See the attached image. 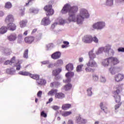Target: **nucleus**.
Wrapping results in <instances>:
<instances>
[{"label":"nucleus","instance_id":"3c124183","mask_svg":"<svg viewBox=\"0 0 124 124\" xmlns=\"http://www.w3.org/2000/svg\"><path fill=\"white\" fill-rule=\"evenodd\" d=\"M92 42L93 41V42H94V43H98V42H99L98 38H97V37H96L95 36H94L93 37H92Z\"/></svg>","mask_w":124,"mask_h":124},{"label":"nucleus","instance_id":"6e6d98bb","mask_svg":"<svg viewBox=\"0 0 124 124\" xmlns=\"http://www.w3.org/2000/svg\"><path fill=\"white\" fill-rule=\"evenodd\" d=\"M46 50H50L51 48H53V44H48L46 45Z\"/></svg>","mask_w":124,"mask_h":124},{"label":"nucleus","instance_id":"052dcab7","mask_svg":"<svg viewBox=\"0 0 124 124\" xmlns=\"http://www.w3.org/2000/svg\"><path fill=\"white\" fill-rule=\"evenodd\" d=\"M41 63H42V64H49L50 61L49 60L43 61L41 62Z\"/></svg>","mask_w":124,"mask_h":124},{"label":"nucleus","instance_id":"4d7b16f0","mask_svg":"<svg viewBox=\"0 0 124 124\" xmlns=\"http://www.w3.org/2000/svg\"><path fill=\"white\" fill-rule=\"evenodd\" d=\"M42 37V33H39L36 37V39H37V41L38 40H40Z\"/></svg>","mask_w":124,"mask_h":124},{"label":"nucleus","instance_id":"6e6552de","mask_svg":"<svg viewBox=\"0 0 124 124\" xmlns=\"http://www.w3.org/2000/svg\"><path fill=\"white\" fill-rule=\"evenodd\" d=\"M105 26H106L105 22L98 21L93 24V28L94 30H99L101 31V30H103V29L105 28Z\"/></svg>","mask_w":124,"mask_h":124},{"label":"nucleus","instance_id":"a19ab883","mask_svg":"<svg viewBox=\"0 0 124 124\" xmlns=\"http://www.w3.org/2000/svg\"><path fill=\"white\" fill-rule=\"evenodd\" d=\"M39 11L38 9L35 8H31L30 9V12H31V13H34L35 14H36L38 13Z\"/></svg>","mask_w":124,"mask_h":124},{"label":"nucleus","instance_id":"aec40b11","mask_svg":"<svg viewBox=\"0 0 124 124\" xmlns=\"http://www.w3.org/2000/svg\"><path fill=\"white\" fill-rule=\"evenodd\" d=\"M41 23L43 26H48V25H50L51 21L49 19V17H46L42 19Z\"/></svg>","mask_w":124,"mask_h":124},{"label":"nucleus","instance_id":"c9c22d12","mask_svg":"<svg viewBox=\"0 0 124 124\" xmlns=\"http://www.w3.org/2000/svg\"><path fill=\"white\" fill-rule=\"evenodd\" d=\"M71 114H72L71 111H63L61 113V115L63 117H67V116H69Z\"/></svg>","mask_w":124,"mask_h":124},{"label":"nucleus","instance_id":"cd10ccee","mask_svg":"<svg viewBox=\"0 0 124 124\" xmlns=\"http://www.w3.org/2000/svg\"><path fill=\"white\" fill-rule=\"evenodd\" d=\"M8 28L6 27L3 26L0 28V34H4L7 32Z\"/></svg>","mask_w":124,"mask_h":124},{"label":"nucleus","instance_id":"f03ea898","mask_svg":"<svg viewBox=\"0 0 124 124\" xmlns=\"http://www.w3.org/2000/svg\"><path fill=\"white\" fill-rule=\"evenodd\" d=\"M120 62L119 59L116 57H109L108 59H105L102 62V64L105 67H107V66H113L118 64Z\"/></svg>","mask_w":124,"mask_h":124},{"label":"nucleus","instance_id":"b1692460","mask_svg":"<svg viewBox=\"0 0 124 124\" xmlns=\"http://www.w3.org/2000/svg\"><path fill=\"white\" fill-rule=\"evenodd\" d=\"M65 95L62 93H58L55 94V98H58V99H62L64 98Z\"/></svg>","mask_w":124,"mask_h":124},{"label":"nucleus","instance_id":"1a4fd4ad","mask_svg":"<svg viewBox=\"0 0 124 124\" xmlns=\"http://www.w3.org/2000/svg\"><path fill=\"white\" fill-rule=\"evenodd\" d=\"M44 9L46 11V16H52L54 13V11L52 9V5H46L44 8Z\"/></svg>","mask_w":124,"mask_h":124},{"label":"nucleus","instance_id":"bb28decb","mask_svg":"<svg viewBox=\"0 0 124 124\" xmlns=\"http://www.w3.org/2000/svg\"><path fill=\"white\" fill-rule=\"evenodd\" d=\"M58 93V90L57 89H51L48 93L47 95L48 96H53L54 94L56 95V93Z\"/></svg>","mask_w":124,"mask_h":124},{"label":"nucleus","instance_id":"9b49d317","mask_svg":"<svg viewBox=\"0 0 124 124\" xmlns=\"http://www.w3.org/2000/svg\"><path fill=\"white\" fill-rule=\"evenodd\" d=\"M120 71H121L120 67H110L109 69V72L112 74V75H114V74H116L117 72H119Z\"/></svg>","mask_w":124,"mask_h":124},{"label":"nucleus","instance_id":"69168bd1","mask_svg":"<svg viewBox=\"0 0 124 124\" xmlns=\"http://www.w3.org/2000/svg\"><path fill=\"white\" fill-rule=\"evenodd\" d=\"M20 12L21 13V15H24L25 12V8L23 7V9H20Z\"/></svg>","mask_w":124,"mask_h":124},{"label":"nucleus","instance_id":"423d86ee","mask_svg":"<svg viewBox=\"0 0 124 124\" xmlns=\"http://www.w3.org/2000/svg\"><path fill=\"white\" fill-rule=\"evenodd\" d=\"M78 15L79 18L78 21L81 22V23H83L84 19H87L90 17V14L86 9H81L79 10V13Z\"/></svg>","mask_w":124,"mask_h":124},{"label":"nucleus","instance_id":"7ed1b4c3","mask_svg":"<svg viewBox=\"0 0 124 124\" xmlns=\"http://www.w3.org/2000/svg\"><path fill=\"white\" fill-rule=\"evenodd\" d=\"M77 11H78V7L77 6L71 7L69 4H66L61 10V13L62 14H66L68 12L69 14H75Z\"/></svg>","mask_w":124,"mask_h":124},{"label":"nucleus","instance_id":"dca6fc26","mask_svg":"<svg viewBox=\"0 0 124 124\" xmlns=\"http://www.w3.org/2000/svg\"><path fill=\"white\" fill-rule=\"evenodd\" d=\"M62 53L60 51H56L51 55V58L53 60H58L61 58Z\"/></svg>","mask_w":124,"mask_h":124},{"label":"nucleus","instance_id":"f257e3e1","mask_svg":"<svg viewBox=\"0 0 124 124\" xmlns=\"http://www.w3.org/2000/svg\"><path fill=\"white\" fill-rule=\"evenodd\" d=\"M111 47H112V46L108 44L104 47H100L98 48V51H96V55H99V54H102L104 52L108 56H114L115 51L112 49H111Z\"/></svg>","mask_w":124,"mask_h":124},{"label":"nucleus","instance_id":"c85d7f7f","mask_svg":"<svg viewBox=\"0 0 124 124\" xmlns=\"http://www.w3.org/2000/svg\"><path fill=\"white\" fill-rule=\"evenodd\" d=\"M63 64V61L62 59L57 60L56 63H55V66H62Z\"/></svg>","mask_w":124,"mask_h":124},{"label":"nucleus","instance_id":"473e14b6","mask_svg":"<svg viewBox=\"0 0 124 124\" xmlns=\"http://www.w3.org/2000/svg\"><path fill=\"white\" fill-rule=\"evenodd\" d=\"M27 23H28V21H27V20L21 21L19 23L20 28H25V27L27 26Z\"/></svg>","mask_w":124,"mask_h":124},{"label":"nucleus","instance_id":"72a5a7b5","mask_svg":"<svg viewBox=\"0 0 124 124\" xmlns=\"http://www.w3.org/2000/svg\"><path fill=\"white\" fill-rule=\"evenodd\" d=\"M114 4V0H107L105 3V5L108 6H112Z\"/></svg>","mask_w":124,"mask_h":124},{"label":"nucleus","instance_id":"c03bdc74","mask_svg":"<svg viewBox=\"0 0 124 124\" xmlns=\"http://www.w3.org/2000/svg\"><path fill=\"white\" fill-rule=\"evenodd\" d=\"M115 3L118 5H121L124 4V0H115Z\"/></svg>","mask_w":124,"mask_h":124},{"label":"nucleus","instance_id":"0eeeda50","mask_svg":"<svg viewBox=\"0 0 124 124\" xmlns=\"http://www.w3.org/2000/svg\"><path fill=\"white\" fill-rule=\"evenodd\" d=\"M68 20L69 22H74L77 24H82L81 21H79L80 18L78 15H76L75 14H69V17Z\"/></svg>","mask_w":124,"mask_h":124},{"label":"nucleus","instance_id":"8fccbe9b","mask_svg":"<svg viewBox=\"0 0 124 124\" xmlns=\"http://www.w3.org/2000/svg\"><path fill=\"white\" fill-rule=\"evenodd\" d=\"M6 72L7 73H8V74H10V75H13V74H14V73L15 72V70L12 71L9 69H7Z\"/></svg>","mask_w":124,"mask_h":124},{"label":"nucleus","instance_id":"412c9836","mask_svg":"<svg viewBox=\"0 0 124 124\" xmlns=\"http://www.w3.org/2000/svg\"><path fill=\"white\" fill-rule=\"evenodd\" d=\"M24 41L26 43H28L29 44H31L34 41V37L33 36H29L26 37L24 39Z\"/></svg>","mask_w":124,"mask_h":124},{"label":"nucleus","instance_id":"49530a36","mask_svg":"<svg viewBox=\"0 0 124 124\" xmlns=\"http://www.w3.org/2000/svg\"><path fill=\"white\" fill-rule=\"evenodd\" d=\"M83 66H84V65L83 64L78 65V66L77 67V72H81V71H82V67H83Z\"/></svg>","mask_w":124,"mask_h":124},{"label":"nucleus","instance_id":"f3484780","mask_svg":"<svg viewBox=\"0 0 124 124\" xmlns=\"http://www.w3.org/2000/svg\"><path fill=\"white\" fill-rule=\"evenodd\" d=\"M5 23H12L14 22V17L12 15H8L5 19Z\"/></svg>","mask_w":124,"mask_h":124},{"label":"nucleus","instance_id":"864d4df0","mask_svg":"<svg viewBox=\"0 0 124 124\" xmlns=\"http://www.w3.org/2000/svg\"><path fill=\"white\" fill-rule=\"evenodd\" d=\"M100 80L101 83H105L106 82V78L103 76H101Z\"/></svg>","mask_w":124,"mask_h":124},{"label":"nucleus","instance_id":"f704fd0d","mask_svg":"<svg viewBox=\"0 0 124 124\" xmlns=\"http://www.w3.org/2000/svg\"><path fill=\"white\" fill-rule=\"evenodd\" d=\"M18 74L20 75H22L23 76H30L31 73H30L29 72L21 71L18 73Z\"/></svg>","mask_w":124,"mask_h":124},{"label":"nucleus","instance_id":"603ef678","mask_svg":"<svg viewBox=\"0 0 124 124\" xmlns=\"http://www.w3.org/2000/svg\"><path fill=\"white\" fill-rule=\"evenodd\" d=\"M85 71L87 72H93V69L90 67H88L85 68Z\"/></svg>","mask_w":124,"mask_h":124},{"label":"nucleus","instance_id":"a18cd8bd","mask_svg":"<svg viewBox=\"0 0 124 124\" xmlns=\"http://www.w3.org/2000/svg\"><path fill=\"white\" fill-rule=\"evenodd\" d=\"M28 54H29V49H26L23 54V58H24V59H28L29 58V56L28 55Z\"/></svg>","mask_w":124,"mask_h":124},{"label":"nucleus","instance_id":"338daca9","mask_svg":"<svg viewBox=\"0 0 124 124\" xmlns=\"http://www.w3.org/2000/svg\"><path fill=\"white\" fill-rule=\"evenodd\" d=\"M52 101H53V98L51 97L48 99V101L46 102V104H49V103H51Z\"/></svg>","mask_w":124,"mask_h":124},{"label":"nucleus","instance_id":"e433bc0d","mask_svg":"<svg viewBox=\"0 0 124 124\" xmlns=\"http://www.w3.org/2000/svg\"><path fill=\"white\" fill-rule=\"evenodd\" d=\"M61 86V83L59 82H54L51 83L50 87H54L55 88H57L58 87H60Z\"/></svg>","mask_w":124,"mask_h":124},{"label":"nucleus","instance_id":"393cba45","mask_svg":"<svg viewBox=\"0 0 124 124\" xmlns=\"http://www.w3.org/2000/svg\"><path fill=\"white\" fill-rule=\"evenodd\" d=\"M62 68H58L52 71V74L54 76H58L61 72H62Z\"/></svg>","mask_w":124,"mask_h":124},{"label":"nucleus","instance_id":"ea45409f","mask_svg":"<svg viewBox=\"0 0 124 124\" xmlns=\"http://www.w3.org/2000/svg\"><path fill=\"white\" fill-rule=\"evenodd\" d=\"M72 88V85L70 83H68V84L66 85L64 89L65 91H68L69 90H71V88Z\"/></svg>","mask_w":124,"mask_h":124},{"label":"nucleus","instance_id":"5fc2aeb1","mask_svg":"<svg viewBox=\"0 0 124 124\" xmlns=\"http://www.w3.org/2000/svg\"><path fill=\"white\" fill-rule=\"evenodd\" d=\"M35 0H28V2L27 3H26L25 5H24V6H29L30 4H31L32 3V1H34Z\"/></svg>","mask_w":124,"mask_h":124},{"label":"nucleus","instance_id":"4c0bfd02","mask_svg":"<svg viewBox=\"0 0 124 124\" xmlns=\"http://www.w3.org/2000/svg\"><path fill=\"white\" fill-rule=\"evenodd\" d=\"M29 76L30 77H31V78H32V79L36 80V81L38 80V79H39V75H32L31 74H30Z\"/></svg>","mask_w":124,"mask_h":124},{"label":"nucleus","instance_id":"79ce46f5","mask_svg":"<svg viewBox=\"0 0 124 124\" xmlns=\"http://www.w3.org/2000/svg\"><path fill=\"white\" fill-rule=\"evenodd\" d=\"M23 42V35L21 34H19L17 37V42L21 43Z\"/></svg>","mask_w":124,"mask_h":124},{"label":"nucleus","instance_id":"58836bf2","mask_svg":"<svg viewBox=\"0 0 124 124\" xmlns=\"http://www.w3.org/2000/svg\"><path fill=\"white\" fill-rule=\"evenodd\" d=\"M92 90H93V88L92 87L89 88L87 90V95L88 96H92V95H93V91H92Z\"/></svg>","mask_w":124,"mask_h":124},{"label":"nucleus","instance_id":"680f3d73","mask_svg":"<svg viewBox=\"0 0 124 124\" xmlns=\"http://www.w3.org/2000/svg\"><path fill=\"white\" fill-rule=\"evenodd\" d=\"M41 95H42V91H40L37 93V96L38 97H41Z\"/></svg>","mask_w":124,"mask_h":124},{"label":"nucleus","instance_id":"5701e85b","mask_svg":"<svg viewBox=\"0 0 124 124\" xmlns=\"http://www.w3.org/2000/svg\"><path fill=\"white\" fill-rule=\"evenodd\" d=\"M2 50H3V53L4 55H6V56H9L10 54H11V49L7 47H3L2 48Z\"/></svg>","mask_w":124,"mask_h":124},{"label":"nucleus","instance_id":"2eb2a0df","mask_svg":"<svg viewBox=\"0 0 124 124\" xmlns=\"http://www.w3.org/2000/svg\"><path fill=\"white\" fill-rule=\"evenodd\" d=\"M114 78L116 82H121L124 79V75L123 74H118L115 75Z\"/></svg>","mask_w":124,"mask_h":124},{"label":"nucleus","instance_id":"e2e57ef3","mask_svg":"<svg viewBox=\"0 0 124 124\" xmlns=\"http://www.w3.org/2000/svg\"><path fill=\"white\" fill-rule=\"evenodd\" d=\"M57 25H58V22H55L54 24H53L51 25V29L52 30H53V29H55V27H56V26H57Z\"/></svg>","mask_w":124,"mask_h":124},{"label":"nucleus","instance_id":"39448f33","mask_svg":"<svg viewBox=\"0 0 124 124\" xmlns=\"http://www.w3.org/2000/svg\"><path fill=\"white\" fill-rule=\"evenodd\" d=\"M16 58L15 57H13L11 61L7 60L6 61L4 64L5 65H7V64H10V65H12V66H16V70H20L21 69V64L20 63V61L19 60H15Z\"/></svg>","mask_w":124,"mask_h":124},{"label":"nucleus","instance_id":"ddd939ff","mask_svg":"<svg viewBox=\"0 0 124 124\" xmlns=\"http://www.w3.org/2000/svg\"><path fill=\"white\" fill-rule=\"evenodd\" d=\"M92 36L90 35H86L84 36V37L82 39L83 42L84 43H92Z\"/></svg>","mask_w":124,"mask_h":124},{"label":"nucleus","instance_id":"4468645a","mask_svg":"<svg viewBox=\"0 0 124 124\" xmlns=\"http://www.w3.org/2000/svg\"><path fill=\"white\" fill-rule=\"evenodd\" d=\"M67 79L65 80L66 83H69L71 81V78L74 76V73L72 72H68L65 74Z\"/></svg>","mask_w":124,"mask_h":124},{"label":"nucleus","instance_id":"13d9d810","mask_svg":"<svg viewBox=\"0 0 124 124\" xmlns=\"http://www.w3.org/2000/svg\"><path fill=\"white\" fill-rule=\"evenodd\" d=\"M41 116H42V117H44V118H46L47 117V114L45 113L44 111H43L41 113Z\"/></svg>","mask_w":124,"mask_h":124},{"label":"nucleus","instance_id":"de8ad7c7","mask_svg":"<svg viewBox=\"0 0 124 124\" xmlns=\"http://www.w3.org/2000/svg\"><path fill=\"white\" fill-rule=\"evenodd\" d=\"M92 76L93 81L95 82H97L98 81V76H97L96 74H93Z\"/></svg>","mask_w":124,"mask_h":124},{"label":"nucleus","instance_id":"f8f14e48","mask_svg":"<svg viewBox=\"0 0 124 124\" xmlns=\"http://www.w3.org/2000/svg\"><path fill=\"white\" fill-rule=\"evenodd\" d=\"M86 65L89 67H97V63L93 60H90L89 62L86 63Z\"/></svg>","mask_w":124,"mask_h":124},{"label":"nucleus","instance_id":"774afa93","mask_svg":"<svg viewBox=\"0 0 124 124\" xmlns=\"http://www.w3.org/2000/svg\"><path fill=\"white\" fill-rule=\"evenodd\" d=\"M3 16H4V12L3 11H0V17H2Z\"/></svg>","mask_w":124,"mask_h":124},{"label":"nucleus","instance_id":"a211bd4d","mask_svg":"<svg viewBox=\"0 0 124 124\" xmlns=\"http://www.w3.org/2000/svg\"><path fill=\"white\" fill-rule=\"evenodd\" d=\"M76 123L78 124H85L87 123V120L81 118L80 116L76 117Z\"/></svg>","mask_w":124,"mask_h":124},{"label":"nucleus","instance_id":"09e8293b","mask_svg":"<svg viewBox=\"0 0 124 124\" xmlns=\"http://www.w3.org/2000/svg\"><path fill=\"white\" fill-rule=\"evenodd\" d=\"M5 7L8 9L11 8L12 7V4L10 2H8L6 3Z\"/></svg>","mask_w":124,"mask_h":124},{"label":"nucleus","instance_id":"bf43d9fd","mask_svg":"<svg viewBox=\"0 0 124 124\" xmlns=\"http://www.w3.org/2000/svg\"><path fill=\"white\" fill-rule=\"evenodd\" d=\"M51 108H52L53 110H59V109H60V107L58 106H53L51 107Z\"/></svg>","mask_w":124,"mask_h":124},{"label":"nucleus","instance_id":"0e129e2a","mask_svg":"<svg viewBox=\"0 0 124 124\" xmlns=\"http://www.w3.org/2000/svg\"><path fill=\"white\" fill-rule=\"evenodd\" d=\"M118 52H124V47H119L118 49Z\"/></svg>","mask_w":124,"mask_h":124},{"label":"nucleus","instance_id":"2f4dec72","mask_svg":"<svg viewBox=\"0 0 124 124\" xmlns=\"http://www.w3.org/2000/svg\"><path fill=\"white\" fill-rule=\"evenodd\" d=\"M66 70L68 71H71L73 70V64L72 63H69L67 65H66Z\"/></svg>","mask_w":124,"mask_h":124},{"label":"nucleus","instance_id":"20e7f679","mask_svg":"<svg viewBox=\"0 0 124 124\" xmlns=\"http://www.w3.org/2000/svg\"><path fill=\"white\" fill-rule=\"evenodd\" d=\"M116 88L117 89L116 91L114 92L113 94H114V95L113 96L115 99V102H116V103H118V104L115 105V109L118 110L122 105V102H121V96H120L119 94L120 93L121 90H122L123 88L121 85H118Z\"/></svg>","mask_w":124,"mask_h":124},{"label":"nucleus","instance_id":"a878e982","mask_svg":"<svg viewBox=\"0 0 124 124\" xmlns=\"http://www.w3.org/2000/svg\"><path fill=\"white\" fill-rule=\"evenodd\" d=\"M36 83L39 86H43V85H46L47 81L44 79H38L36 81Z\"/></svg>","mask_w":124,"mask_h":124},{"label":"nucleus","instance_id":"c756f323","mask_svg":"<svg viewBox=\"0 0 124 124\" xmlns=\"http://www.w3.org/2000/svg\"><path fill=\"white\" fill-rule=\"evenodd\" d=\"M89 56L90 60H93L96 57L94 53H93V50H92L89 52Z\"/></svg>","mask_w":124,"mask_h":124},{"label":"nucleus","instance_id":"7c9ffc66","mask_svg":"<svg viewBox=\"0 0 124 124\" xmlns=\"http://www.w3.org/2000/svg\"><path fill=\"white\" fill-rule=\"evenodd\" d=\"M70 107H71V104H65L62 106V110H68V109H69Z\"/></svg>","mask_w":124,"mask_h":124},{"label":"nucleus","instance_id":"4be33fe9","mask_svg":"<svg viewBox=\"0 0 124 124\" xmlns=\"http://www.w3.org/2000/svg\"><path fill=\"white\" fill-rule=\"evenodd\" d=\"M100 107L101 110H103L104 113H105L106 114H107V113H108V108H107V107H106V105H105V103H103V102L100 103Z\"/></svg>","mask_w":124,"mask_h":124},{"label":"nucleus","instance_id":"6ab92c4d","mask_svg":"<svg viewBox=\"0 0 124 124\" xmlns=\"http://www.w3.org/2000/svg\"><path fill=\"white\" fill-rule=\"evenodd\" d=\"M7 29H9V31H16V25L15 24L10 22L7 25Z\"/></svg>","mask_w":124,"mask_h":124},{"label":"nucleus","instance_id":"9d476101","mask_svg":"<svg viewBox=\"0 0 124 124\" xmlns=\"http://www.w3.org/2000/svg\"><path fill=\"white\" fill-rule=\"evenodd\" d=\"M7 39L10 42H14L17 39V34L16 33H12L7 36Z\"/></svg>","mask_w":124,"mask_h":124},{"label":"nucleus","instance_id":"37998d69","mask_svg":"<svg viewBox=\"0 0 124 124\" xmlns=\"http://www.w3.org/2000/svg\"><path fill=\"white\" fill-rule=\"evenodd\" d=\"M58 24L59 25H63L65 23V20L62 18H59L58 19Z\"/></svg>","mask_w":124,"mask_h":124}]
</instances>
